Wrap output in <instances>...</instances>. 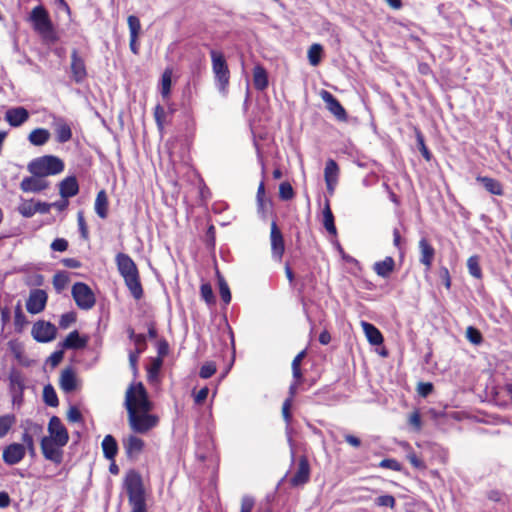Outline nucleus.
<instances>
[{"label": "nucleus", "instance_id": "57", "mask_svg": "<svg viewBox=\"0 0 512 512\" xmlns=\"http://www.w3.org/2000/svg\"><path fill=\"white\" fill-rule=\"evenodd\" d=\"M409 423L415 428L416 431L421 429V417L418 411L413 412L409 416Z\"/></svg>", "mask_w": 512, "mask_h": 512}, {"label": "nucleus", "instance_id": "25", "mask_svg": "<svg viewBox=\"0 0 512 512\" xmlns=\"http://www.w3.org/2000/svg\"><path fill=\"white\" fill-rule=\"evenodd\" d=\"M361 327L371 345H381L383 343L384 339L381 332L373 324L361 321Z\"/></svg>", "mask_w": 512, "mask_h": 512}, {"label": "nucleus", "instance_id": "52", "mask_svg": "<svg viewBox=\"0 0 512 512\" xmlns=\"http://www.w3.org/2000/svg\"><path fill=\"white\" fill-rule=\"evenodd\" d=\"M68 242L65 239L58 238L55 239L51 244V249L54 251L63 252L67 249Z\"/></svg>", "mask_w": 512, "mask_h": 512}, {"label": "nucleus", "instance_id": "37", "mask_svg": "<svg viewBox=\"0 0 512 512\" xmlns=\"http://www.w3.org/2000/svg\"><path fill=\"white\" fill-rule=\"evenodd\" d=\"M323 48L320 44H313L308 50V59L312 66H317L321 62Z\"/></svg>", "mask_w": 512, "mask_h": 512}, {"label": "nucleus", "instance_id": "16", "mask_svg": "<svg viewBox=\"0 0 512 512\" xmlns=\"http://www.w3.org/2000/svg\"><path fill=\"white\" fill-rule=\"evenodd\" d=\"M9 381L13 403L20 404L24 390V377L19 371L13 370L9 375Z\"/></svg>", "mask_w": 512, "mask_h": 512}, {"label": "nucleus", "instance_id": "38", "mask_svg": "<svg viewBox=\"0 0 512 512\" xmlns=\"http://www.w3.org/2000/svg\"><path fill=\"white\" fill-rule=\"evenodd\" d=\"M69 283V277L66 272H59L53 277V286L57 292H61Z\"/></svg>", "mask_w": 512, "mask_h": 512}, {"label": "nucleus", "instance_id": "30", "mask_svg": "<svg viewBox=\"0 0 512 512\" xmlns=\"http://www.w3.org/2000/svg\"><path fill=\"white\" fill-rule=\"evenodd\" d=\"M86 345V340L81 338L77 331H73L65 338L62 346L65 349H79Z\"/></svg>", "mask_w": 512, "mask_h": 512}, {"label": "nucleus", "instance_id": "45", "mask_svg": "<svg viewBox=\"0 0 512 512\" xmlns=\"http://www.w3.org/2000/svg\"><path fill=\"white\" fill-rule=\"evenodd\" d=\"M216 372V365L213 362H207L200 369V377L203 379L210 378Z\"/></svg>", "mask_w": 512, "mask_h": 512}, {"label": "nucleus", "instance_id": "6", "mask_svg": "<svg viewBox=\"0 0 512 512\" xmlns=\"http://www.w3.org/2000/svg\"><path fill=\"white\" fill-rule=\"evenodd\" d=\"M210 57L215 84L218 90L225 94L230 83V70L225 56L222 52L212 49L210 51Z\"/></svg>", "mask_w": 512, "mask_h": 512}, {"label": "nucleus", "instance_id": "10", "mask_svg": "<svg viewBox=\"0 0 512 512\" xmlns=\"http://www.w3.org/2000/svg\"><path fill=\"white\" fill-rule=\"evenodd\" d=\"M48 438H51L58 442L60 445H66L69 440V435L67 429L62 424L61 420L53 416L48 424Z\"/></svg>", "mask_w": 512, "mask_h": 512}, {"label": "nucleus", "instance_id": "63", "mask_svg": "<svg viewBox=\"0 0 512 512\" xmlns=\"http://www.w3.org/2000/svg\"><path fill=\"white\" fill-rule=\"evenodd\" d=\"M62 359H63L62 351H56L49 357V361L51 362L52 366L58 365Z\"/></svg>", "mask_w": 512, "mask_h": 512}, {"label": "nucleus", "instance_id": "15", "mask_svg": "<svg viewBox=\"0 0 512 512\" xmlns=\"http://www.w3.org/2000/svg\"><path fill=\"white\" fill-rule=\"evenodd\" d=\"M49 182L42 176L32 175L25 177L20 183V188L23 192L38 193L48 188Z\"/></svg>", "mask_w": 512, "mask_h": 512}, {"label": "nucleus", "instance_id": "7", "mask_svg": "<svg viewBox=\"0 0 512 512\" xmlns=\"http://www.w3.org/2000/svg\"><path fill=\"white\" fill-rule=\"evenodd\" d=\"M71 292L76 305L80 309L89 310L95 305V295L87 284L77 282L73 285Z\"/></svg>", "mask_w": 512, "mask_h": 512}, {"label": "nucleus", "instance_id": "54", "mask_svg": "<svg viewBox=\"0 0 512 512\" xmlns=\"http://www.w3.org/2000/svg\"><path fill=\"white\" fill-rule=\"evenodd\" d=\"M130 338L134 341L136 349L139 347H143V350L145 349L146 339H145L144 335H142V334L135 335L134 331L132 330L130 332Z\"/></svg>", "mask_w": 512, "mask_h": 512}, {"label": "nucleus", "instance_id": "47", "mask_svg": "<svg viewBox=\"0 0 512 512\" xmlns=\"http://www.w3.org/2000/svg\"><path fill=\"white\" fill-rule=\"evenodd\" d=\"M200 291H201V296L202 298L208 303V304H211L214 302V294H213V290H212V287L210 284H202L201 285V288H200Z\"/></svg>", "mask_w": 512, "mask_h": 512}, {"label": "nucleus", "instance_id": "11", "mask_svg": "<svg viewBox=\"0 0 512 512\" xmlns=\"http://www.w3.org/2000/svg\"><path fill=\"white\" fill-rule=\"evenodd\" d=\"M125 453L129 459H137L143 452L145 442L135 434H129L122 440Z\"/></svg>", "mask_w": 512, "mask_h": 512}, {"label": "nucleus", "instance_id": "8", "mask_svg": "<svg viewBox=\"0 0 512 512\" xmlns=\"http://www.w3.org/2000/svg\"><path fill=\"white\" fill-rule=\"evenodd\" d=\"M65 445H60L55 440L43 437L41 440V450L44 457L47 460L52 461L55 464H60L63 460V450Z\"/></svg>", "mask_w": 512, "mask_h": 512}, {"label": "nucleus", "instance_id": "19", "mask_svg": "<svg viewBox=\"0 0 512 512\" xmlns=\"http://www.w3.org/2000/svg\"><path fill=\"white\" fill-rule=\"evenodd\" d=\"M338 176H339V168L337 163L329 159L326 162V167L324 170V178L327 185V190L330 194L334 193V189L338 182Z\"/></svg>", "mask_w": 512, "mask_h": 512}, {"label": "nucleus", "instance_id": "27", "mask_svg": "<svg viewBox=\"0 0 512 512\" xmlns=\"http://www.w3.org/2000/svg\"><path fill=\"white\" fill-rule=\"evenodd\" d=\"M101 446L104 456L109 460H114L118 452V445L115 438L112 435H106Z\"/></svg>", "mask_w": 512, "mask_h": 512}, {"label": "nucleus", "instance_id": "3", "mask_svg": "<svg viewBox=\"0 0 512 512\" xmlns=\"http://www.w3.org/2000/svg\"><path fill=\"white\" fill-rule=\"evenodd\" d=\"M116 264L119 273L124 278L125 284L133 297L140 299L143 295V290L135 262L127 254L119 253L116 255Z\"/></svg>", "mask_w": 512, "mask_h": 512}, {"label": "nucleus", "instance_id": "23", "mask_svg": "<svg viewBox=\"0 0 512 512\" xmlns=\"http://www.w3.org/2000/svg\"><path fill=\"white\" fill-rule=\"evenodd\" d=\"M419 250H420V262L425 265L426 269L429 270L432 266V262L435 255L434 248L430 245L427 239L422 238L419 241Z\"/></svg>", "mask_w": 512, "mask_h": 512}, {"label": "nucleus", "instance_id": "60", "mask_svg": "<svg viewBox=\"0 0 512 512\" xmlns=\"http://www.w3.org/2000/svg\"><path fill=\"white\" fill-rule=\"evenodd\" d=\"M208 393H209V389L207 387L200 389L194 397L195 403L196 404L203 403L206 400Z\"/></svg>", "mask_w": 512, "mask_h": 512}, {"label": "nucleus", "instance_id": "43", "mask_svg": "<svg viewBox=\"0 0 512 512\" xmlns=\"http://www.w3.org/2000/svg\"><path fill=\"white\" fill-rule=\"evenodd\" d=\"M219 292L224 303L228 304L231 301V293L227 283L223 278L219 279Z\"/></svg>", "mask_w": 512, "mask_h": 512}, {"label": "nucleus", "instance_id": "53", "mask_svg": "<svg viewBox=\"0 0 512 512\" xmlns=\"http://www.w3.org/2000/svg\"><path fill=\"white\" fill-rule=\"evenodd\" d=\"M292 406V400L291 398H287L282 406V415L284 420L289 423L291 420V414H290V408Z\"/></svg>", "mask_w": 512, "mask_h": 512}, {"label": "nucleus", "instance_id": "59", "mask_svg": "<svg viewBox=\"0 0 512 512\" xmlns=\"http://www.w3.org/2000/svg\"><path fill=\"white\" fill-rule=\"evenodd\" d=\"M433 390V385L431 383H419L418 385V393L426 397L428 396Z\"/></svg>", "mask_w": 512, "mask_h": 512}, {"label": "nucleus", "instance_id": "21", "mask_svg": "<svg viewBox=\"0 0 512 512\" xmlns=\"http://www.w3.org/2000/svg\"><path fill=\"white\" fill-rule=\"evenodd\" d=\"M310 477V466L306 457H301L298 463V469L295 475L291 479L293 486H299L305 484Z\"/></svg>", "mask_w": 512, "mask_h": 512}, {"label": "nucleus", "instance_id": "24", "mask_svg": "<svg viewBox=\"0 0 512 512\" xmlns=\"http://www.w3.org/2000/svg\"><path fill=\"white\" fill-rule=\"evenodd\" d=\"M253 85L258 91H264L269 85L268 73L262 65L253 68Z\"/></svg>", "mask_w": 512, "mask_h": 512}, {"label": "nucleus", "instance_id": "2", "mask_svg": "<svg viewBox=\"0 0 512 512\" xmlns=\"http://www.w3.org/2000/svg\"><path fill=\"white\" fill-rule=\"evenodd\" d=\"M124 488L128 495L131 512H146V495L141 475L130 470L124 478Z\"/></svg>", "mask_w": 512, "mask_h": 512}, {"label": "nucleus", "instance_id": "40", "mask_svg": "<svg viewBox=\"0 0 512 512\" xmlns=\"http://www.w3.org/2000/svg\"><path fill=\"white\" fill-rule=\"evenodd\" d=\"M467 267L469 273L475 278H481V268L479 265V258L477 256H471L467 261Z\"/></svg>", "mask_w": 512, "mask_h": 512}, {"label": "nucleus", "instance_id": "29", "mask_svg": "<svg viewBox=\"0 0 512 512\" xmlns=\"http://www.w3.org/2000/svg\"><path fill=\"white\" fill-rule=\"evenodd\" d=\"M395 262L392 257H386L383 261L374 264V271L381 277H387L394 270Z\"/></svg>", "mask_w": 512, "mask_h": 512}, {"label": "nucleus", "instance_id": "61", "mask_svg": "<svg viewBox=\"0 0 512 512\" xmlns=\"http://www.w3.org/2000/svg\"><path fill=\"white\" fill-rule=\"evenodd\" d=\"M72 137L71 130H58L57 140L59 142H66Z\"/></svg>", "mask_w": 512, "mask_h": 512}, {"label": "nucleus", "instance_id": "12", "mask_svg": "<svg viewBox=\"0 0 512 512\" xmlns=\"http://www.w3.org/2000/svg\"><path fill=\"white\" fill-rule=\"evenodd\" d=\"M47 294L44 290L35 289L31 291L26 302V309L31 314H38L45 308Z\"/></svg>", "mask_w": 512, "mask_h": 512}, {"label": "nucleus", "instance_id": "32", "mask_svg": "<svg viewBox=\"0 0 512 512\" xmlns=\"http://www.w3.org/2000/svg\"><path fill=\"white\" fill-rule=\"evenodd\" d=\"M477 181L481 182L485 189L494 195L502 194L501 184L495 179L489 177H478Z\"/></svg>", "mask_w": 512, "mask_h": 512}, {"label": "nucleus", "instance_id": "18", "mask_svg": "<svg viewBox=\"0 0 512 512\" xmlns=\"http://www.w3.org/2000/svg\"><path fill=\"white\" fill-rule=\"evenodd\" d=\"M25 456V447L19 443H12L3 450V460L8 465L19 463Z\"/></svg>", "mask_w": 512, "mask_h": 512}, {"label": "nucleus", "instance_id": "31", "mask_svg": "<svg viewBox=\"0 0 512 512\" xmlns=\"http://www.w3.org/2000/svg\"><path fill=\"white\" fill-rule=\"evenodd\" d=\"M323 225L325 229L332 235L336 234V227L334 224V216L330 209L329 203L326 202L325 207L323 209Z\"/></svg>", "mask_w": 512, "mask_h": 512}, {"label": "nucleus", "instance_id": "44", "mask_svg": "<svg viewBox=\"0 0 512 512\" xmlns=\"http://www.w3.org/2000/svg\"><path fill=\"white\" fill-rule=\"evenodd\" d=\"M418 148L422 154V156L425 158L426 161H430L432 158L431 153L429 152L428 148L425 145L424 137L421 133L416 134Z\"/></svg>", "mask_w": 512, "mask_h": 512}, {"label": "nucleus", "instance_id": "22", "mask_svg": "<svg viewBox=\"0 0 512 512\" xmlns=\"http://www.w3.org/2000/svg\"><path fill=\"white\" fill-rule=\"evenodd\" d=\"M79 191V185L74 176H69L59 183V193L62 198L75 196Z\"/></svg>", "mask_w": 512, "mask_h": 512}, {"label": "nucleus", "instance_id": "9", "mask_svg": "<svg viewBox=\"0 0 512 512\" xmlns=\"http://www.w3.org/2000/svg\"><path fill=\"white\" fill-rule=\"evenodd\" d=\"M320 97L325 102L328 111L333 114L337 120L346 121L347 113L339 100L329 91L321 90Z\"/></svg>", "mask_w": 512, "mask_h": 512}, {"label": "nucleus", "instance_id": "33", "mask_svg": "<svg viewBox=\"0 0 512 512\" xmlns=\"http://www.w3.org/2000/svg\"><path fill=\"white\" fill-rule=\"evenodd\" d=\"M172 84V70L167 68L161 77V95L163 98H168L171 92Z\"/></svg>", "mask_w": 512, "mask_h": 512}, {"label": "nucleus", "instance_id": "28", "mask_svg": "<svg viewBox=\"0 0 512 512\" xmlns=\"http://www.w3.org/2000/svg\"><path fill=\"white\" fill-rule=\"evenodd\" d=\"M95 212L96 214L102 218L105 219L108 215V197L104 190H101L98 192L96 199H95Z\"/></svg>", "mask_w": 512, "mask_h": 512}, {"label": "nucleus", "instance_id": "55", "mask_svg": "<svg viewBox=\"0 0 512 512\" xmlns=\"http://www.w3.org/2000/svg\"><path fill=\"white\" fill-rule=\"evenodd\" d=\"M24 447L33 455L35 453L33 438L30 434L24 433L22 437Z\"/></svg>", "mask_w": 512, "mask_h": 512}, {"label": "nucleus", "instance_id": "1", "mask_svg": "<svg viewBox=\"0 0 512 512\" xmlns=\"http://www.w3.org/2000/svg\"><path fill=\"white\" fill-rule=\"evenodd\" d=\"M125 408L130 429L137 434H147L159 424V416L150 413L154 405L141 382L131 384L125 393Z\"/></svg>", "mask_w": 512, "mask_h": 512}, {"label": "nucleus", "instance_id": "14", "mask_svg": "<svg viewBox=\"0 0 512 512\" xmlns=\"http://www.w3.org/2000/svg\"><path fill=\"white\" fill-rule=\"evenodd\" d=\"M55 334L56 328L48 322L39 321L32 328V335L39 342H49L54 339Z\"/></svg>", "mask_w": 512, "mask_h": 512}, {"label": "nucleus", "instance_id": "13", "mask_svg": "<svg viewBox=\"0 0 512 512\" xmlns=\"http://www.w3.org/2000/svg\"><path fill=\"white\" fill-rule=\"evenodd\" d=\"M71 74L76 83H81L87 77V70L84 59L79 55L76 49L71 52Z\"/></svg>", "mask_w": 512, "mask_h": 512}, {"label": "nucleus", "instance_id": "50", "mask_svg": "<svg viewBox=\"0 0 512 512\" xmlns=\"http://www.w3.org/2000/svg\"><path fill=\"white\" fill-rule=\"evenodd\" d=\"M379 466L381 468L391 469V470H394V471H399L400 470V464L396 460H394V459H383L379 463Z\"/></svg>", "mask_w": 512, "mask_h": 512}, {"label": "nucleus", "instance_id": "17", "mask_svg": "<svg viewBox=\"0 0 512 512\" xmlns=\"http://www.w3.org/2000/svg\"><path fill=\"white\" fill-rule=\"evenodd\" d=\"M270 241H271V250L273 256L280 260L284 253V239L281 231L277 227L275 222L271 224V232H270Z\"/></svg>", "mask_w": 512, "mask_h": 512}, {"label": "nucleus", "instance_id": "36", "mask_svg": "<svg viewBox=\"0 0 512 512\" xmlns=\"http://www.w3.org/2000/svg\"><path fill=\"white\" fill-rule=\"evenodd\" d=\"M49 139V133L48 130H32V132L29 134V141L33 145H43L47 142Z\"/></svg>", "mask_w": 512, "mask_h": 512}, {"label": "nucleus", "instance_id": "20", "mask_svg": "<svg viewBox=\"0 0 512 512\" xmlns=\"http://www.w3.org/2000/svg\"><path fill=\"white\" fill-rule=\"evenodd\" d=\"M29 118V112L24 107L10 108L5 112V120L12 127L22 125Z\"/></svg>", "mask_w": 512, "mask_h": 512}, {"label": "nucleus", "instance_id": "34", "mask_svg": "<svg viewBox=\"0 0 512 512\" xmlns=\"http://www.w3.org/2000/svg\"><path fill=\"white\" fill-rule=\"evenodd\" d=\"M15 422L16 418L13 414H6L0 417V438L7 435Z\"/></svg>", "mask_w": 512, "mask_h": 512}, {"label": "nucleus", "instance_id": "46", "mask_svg": "<svg viewBox=\"0 0 512 512\" xmlns=\"http://www.w3.org/2000/svg\"><path fill=\"white\" fill-rule=\"evenodd\" d=\"M466 337L473 344H479L482 341L481 333L474 327L469 326L466 329Z\"/></svg>", "mask_w": 512, "mask_h": 512}, {"label": "nucleus", "instance_id": "26", "mask_svg": "<svg viewBox=\"0 0 512 512\" xmlns=\"http://www.w3.org/2000/svg\"><path fill=\"white\" fill-rule=\"evenodd\" d=\"M60 387L66 393L72 392L77 388V378L71 369H66L61 373Z\"/></svg>", "mask_w": 512, "mask_h": 512}, {"label": "nucleus", "instance_id": "41", "mask_svg": "<svg viewBox=\"0 0 512 512\" xmlns=\"http://www.w3.org/2000/svg\"><path fill=\"white\" fill-rule=\"evenodd\" d=\"M130 36H139L141 32V23L137 16L129 15L127 18Z\"/></svg>", "mask_w": 512, "mask_h": 512}, {"label": "nucleus", "instance_id": "62", "mask_svg": "<svg viewBox=\"0 0 512 512\" xmlns=\"http://www.w3.org/2000/svg\"><path fill=\"white\" fill-rule=\"evenodd\" d=\"M139 36H130V50L133 54L137 55L139 53V43H138Z\"/></svg>", "mask_w": 512, "mask_h": 512}, {"label": "nucleus", "instance_id": "56", "mask_svg": "<svg viewBox=\"0 0 512 512\" xmlns=\"http://www.w3.org/2000/svg\"><path fill=\"white\" fill-rule=\"evenodd\" d=\"M253 506H254L253 498H251L249 496H245V497L242 498V501H241V512H251Z\"/></svg>", "mask_w": 512, "mask_h": 512}, {"label": "nucleus", "instance_id": "4", "mask_svg": "<svg viewBox=\"0 0 512 512\" xmlns=\"http://www.w3.org/2000/svg\"><path fill=\"white\" fill-rule=\"evenodd\" d=\"M29 19L32 23L33 29L41 36L43 41L48 43H55L58 41L54 25L44 6L38 5L34 7L30 13Z\"/></svg>", "mask_w": 512, "mask_h": 512}, {"label": "nucleus", "instance_id": "35", "mask_svg": "<svg viewBox=\"0 0 512 512\" xmlns=\"http://www.w3.org/2000/svg\"><path fill=\"white\" fill-rule=\"evenodd\" d=\"M162 366V360L160 358H155L152 360L151 364L147 369V378L151 383L157 382L158 374Z\"/></svg>", "mask_w": 512, "mask_h": 512}, {"label": "nucleus", "instance_id": "51", "mask_svg": "<svg viewBox=\"0 0 512 512\" xmlns=\"http://www.w3.org/2000/svg\"><path fill=\"white\" fill-rule=\"evenodd\" d=\"M67 419L73 423L80 422L82 420V415L76 407L72 406L67 412Z\"/></svg>", "mask_w": 512, "mask_h": 512}, {"label": "nucleus", "instance_id": "48", "mask_svg": "<svg viewBox=\"0 0 512 512\" xmlns=\"http://www.w3.org/2000/svg\"><path fill=\"white\" fill-rule=\"evenodd\" d=\"M376 504L381 507H395V498L392 495H382L376 498L375 500Z\"/></svg>", "mask_w": 512, "mask_h": 512}, {"label": "nucleus", "instance_id": "39", "mask_svg": "<svg viewBox=\"0 0 512 512\" xmlns=\"http://www.w3.org/2000/svg\"><path fill=\"white\" fill-rule=\"evenodd\" d=\"M44 401L47 405L55 407L58 405V398L52 386L48 385L43 390Z\"/></svg>", "mask_w": 512, "mask_h": 512}, {"label": "nucleus", "instance_id": "58", "mask_svg": "<svg viewBox=\"0 0 512 512\" xmlns=\"http://www.w3.org/2000/svg\"><path fill=\"white\" fill-rule=\"evenodd\" d=\"M20 211L24 216L30 217L37 212V208H35L33 203H24L21 206Z\"/></svg>", "mask_w": 512, "mask_h": 512}, {"label": "nucleus", "instance_id": "5", "mask_svg": "<svg viewBox=\"0 0 512 512\" xmlns=\"http://www.w3.org/2000/svg\"><path fill=\"white\" fill-rule=\"evenodd\" d=\"M27 170L32 175H39L45 179L47 176L61 173L64 170V163L56 156L45 155L30 161Z\"/></svg>", "mask_w": 512, "mask_h": 512}, {"label": "nucleus", "instance_id": "49", "mask_svg": "<svg viewBox=\"0 0 512 512\" xmlns=\"http://www.w3.org/2000/svg\"><path fill=\"white\" fill-rule=\"evenodd\" d=\"M143 352V347H139L135 349L134 352H131L129 354V364L131 369L133 370L134 374L137 373V361L139 358V355Z\"/></svg>", "mask_w": 512, "mask_h": 512}, {"label": "nucleus", "instance_id": "64", "mask_svg": "<svg viewBox=\"0 0 512 512\" xmlns=\"http://www.w3.org/2000/svg\"><path fill=\"white\" fill-rule=\"evenodd\" d=\"M77 220H78V225L82 232L83 237H87V227H86V223H85L83 214L81 212L78 213Z\"/></svg>", "mask_w": 512, "mask_h": 512}, {"label": "nucleus", "instance_id": "42", "mask_svg": "<svg viewBox=\"0 0 512 512\" xmlns=\"http://www.w3.org/2000/svg\"><path fill=\"white\" fill-rule=\"evenodd\" d=\"M279 196L283 200H290L294 196L292 186L288 182H283L279 186Z\"/></svg>", "mask_w": 512, "mask_h": 512}]
</instances>
